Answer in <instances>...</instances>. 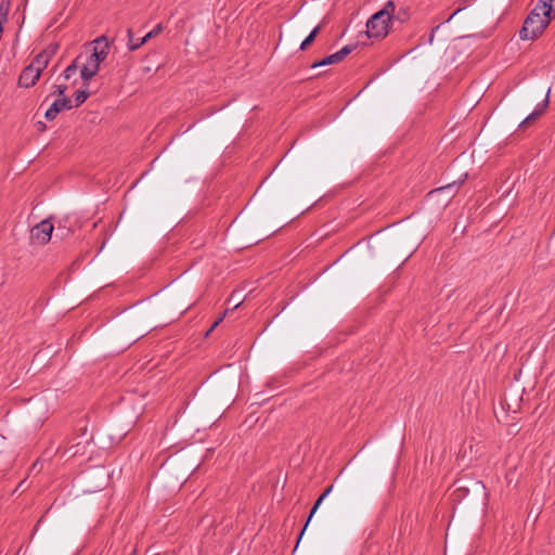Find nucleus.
I'll return each instance as SVG.
<instances>
[{"label": "nucleus", "mask_w": 555, "mask_h": 555, "mask_svg": "<svg viewBox=\"0 0 555 555\" xmlns=\"http://www.w3.org/2000/svg\"><path fill=\"white\" fill-rule=\"evenodd\" d=\"M395 11L396 4L393 1L389 0L382 10L373 14L366 22L367 38L375 40L384 39L389 33Z\"/></svg>", "instance_id": "f257e3e1"}, {"label": "nucleus", "mask_w": 555, "mask_h": 555, "mask_svg": "<svg viewBox=\"0 0 555 555\" xmlns=\"http://www.w3.org/2000/svg\"><path fill=\"white\" fill-rule=\"evenodd\" d=\"M550 24L548 20L534 9L528 14L519 31L521 40H535Z\"/></svg>", "instance_id": "f03ea898"}, {"label": "nucleus", "mask_w": 555, "mask_h": 555, "mask_svg": "<svg viewBox=\"0 0 555 555\" xmlns=\"http://www.w3.org/2000/svg\"><path fill=\"white\" fill-rule=\"evenodd\" d=\"M57 50V43L49 44L44 50L35 56L29 65L35 69H38V72L41 74L43 69L47 68L53 56L56 54Z\"/></svg>", "instance_id": "7ed1b4c3"}, {"label": "nucleus", "mask_w": 555, "mask_h": 555, "mask_svg": "<svg viewBox=\"0 0 555 555\" xmlns=\"http://www.w3.org/2000/svg\"><path fill=\"white\" fill-rule=\"evenodd\" d=\"M53 224L49 219H44L31 229V238L41 245L47 244L51 240Z\"/></svg>", "instance_id": "20e7f679"}, {"label": "nucleus", "mask_w": 555, "mask_h": 555, "mask_svg": "<svg viewBox=\"0 0 555 555\" xmlns=\"http://www.w3.org/2000/svg\"><path fill=\"white\" fill-rule=\"evenodd\" d=\"M100 65L91 55H87L86 60H81L80 76L85 85H89L90 80L98 74Z\"/></svg>", "instance_id": "39448f33"}, {"label": "nucleus", "mask_w": 555, "mask_h": 555, "mask_svg": "<svg viewBox=\"0 0 555 555\" xmlns=\"http://www.w3.org/2000/svg\"><path fill=\"white\" fill-rule=\"evenodd\" d=\"M163 31V25L162 24H157L151 31H149L145 36H143L142 38H140V41L139 42H134V38H133V31L132 29H128L127 30V36H128V49L130 51H134L137 49H139L141 46H143L147 40L152 39V38H155L156 36H158L160 33Z\"/></svg>", "instance_id": "423d86ee"}, {"label": "nucleus", "mask_w": 555, "mask_h": 555, "mask_svg": "<svg viewBox=\"0 0 555 555\" xmlns=\"http://www.w3.org/2000/svg\"><path fill=\"white\" fill-rule=\"evenodd\" d=\"M92 51L89 55L93 57L99 64H101L108 54V41L105 36H101L93 42Z\"/></svg>", "instance_id": "0eeeda50"}, {"label": "nucleus", "mask_w": 555, "mask_h": 555, "mask_svg": "<svg viewBox=\"0 0 555 555\" xmlns=\"http://www.w3.org/2000/svg\"><path fill=\"white\" fill-rule=\"evenodd\" d=\"M41 74L38 69H35L30 65H27L18 77V86L22 88H30L36 85L39 80Z\"/></svg>", "instance_id": "6e6552de"}, {"label": "nucleus", "mask_w": 555, "mask_h": 555, "mask_svg": "<svg viewBox=\"0 0 555 555\" xmlns=\"http://www.w3.org/2000/svg\"><path fill=\"white\" fill-rule=\"evenodd\" d=\"M73 108V103L72 101L66 98V96H63L61 99H56L52 104L51 106L47 109L46 114H44V117L48 119V120H53L56 118L57 114L64 109H70Z\"/></svg>", "instance_id": "1a4fd4ad"}, {"label": "nucleus", "mask_w": 555, "mask_h": 555, "mask_svg": "<svg viewBox=\"0 0 555 555\" xmlns=\"http://www.w3.org/2000/svg\"><path fill=\"white\" fill-rule=\"evenodd\" d=\"M533 9L546 17L548 22L555 17V0H540Z\"/></svg>", "instance_id": "9d476101"}, {"label": "nucleus", "mask_w": 555, "mask_h": 555, "mask_svg": "<svg viewBox=\"0 0 555 555\" xmlns=\"http://www.w3.org/2000/svg\"><path fill=\"white\" fill-rule=\"evenodd\" d=\"M548 93H550V89L547 90V93H546V96H545L543 103L538 105L537 108L520 122V125H519L520 128H524L527 125H529L530 122L534 121L544 113V111L546 109V107L548 105Z\"/></svg>", "instance_id": "9b49d317"}, {"label": "nucleus", "mask_w": 555, "mask_h": 555, "mask_svg": "<svg viewBox=\"0 0 555 555\" xmlns=\"http://www.w3.org/2000/svg\"><path fill=\"white\" fill-rule=\"evenodd\" d=\"M83 59V55L80 54L78 55L72 64H69L64 73H63V76L66 80H68L72 76H74L77 72V69L80 67V63H81V60Z\"/></svg>", "instance_id": "f8f14e48"}, {"label": "nucleus", "mask_w": 555, "mask_h": 555, "mask_svg": "<svg viewBox=\"0 0 555 555\" xmlns=\"http://www.w3.org/2000/svg\"><path fill=\"white\" fill-rule=\"evenodd\" d=\"M341 62L339 60V56L337 55V53H333L326 57H324L323 60L319 61V62H315L311 65L312 68H315V67H319V66H325V65H331V64H335V63H339Z\"/></svg>", "instance_id": "ddd939ff"}, {"label": "nucleus", "mask_w": 555, "mask_h": 555, "mask_svg": "<svg viewBox=\"0 0 555 555\" xmlns=\"http://www.w3.org/2000/svg\"><path fill=\"white\" fill-rule=\"evenodd\" d=\"M323 501L324 500H321L320 496L315 501L314 505L312 506V508L310 511L309 517H308V519H307V521H306V524H305V526H304V528H302V530H301V532L299 534L298 541H300V539L302 538V535H304V533H305V531L307 529L308 524L310 522L311 518L313 517V515L315 514V512L318 511V508L320 507V505L322 504ZM298 543L299 542H297L296 547L298 546Z\"/></svg>", "instance_id": "4468645a"}, {"label": "nucleus", "mask_w": 555, "mask_h": 555, "mask_svg": "<svg viewBox=\"0 0 555 555\" xmlns=\"http://www.w3.org/2000/svg\"><path fill=\"white\" fill-rule=\"evenodd\" d=\"M321 26H317L308 35V37L301 42L300 50H306L309 44L313 42L318 34L320 33Z\"/></svg>", "instance_id": "2eb2a0df"}, {"label": "nucleus", "mask_w": 555, "mask_h": 555, "mask_svg": "<svg viewBox=\"0 0 555 555\" xmlns=\"http://www.w3.org/2000/svg\"><path fill=\"white\" fill-rule=\"evenodd\" d=\"M9 11H10V2L2 1L0 3V27H2L3 23L7 22Z\"/></svg>", "instance_id": "dca6fc26"}, {"label": "nucleus", "mask_w": 555, "mask_h": 555, "mask_svg": "<svg viewBox=\"0 0 555 555\" xmlns=\"http://www.w3.org/2000/svg\"><path fill=\"white\" fill-rule=\"evenodd\" d=\"M74 98L75 104L73 105V107H78L89 98V92H87L86 90H79L75 92Z\"/></svg>", "instance_id": "f3484780"}, {"label": "nucleus", "mask_w": 555, "mask_h": 555, "mask_svg": "<svg viewBox=\"0 0 555 555\" xmlns=\"http://www.w3.org/2000/svg\"><path fill=\"white\" fill-rule=\"evenodd\" d=\"M67 90V86L65 85H53L51 88L50 95L57 96V99H61L65 96V92Z\"/></svg>", "instance_id": "a211bd4d"}, {"label": "nucleus", "mask_w": 555, "mask_h": 555, "mask_svg": "<svg viewBox=\"0 0 555 555\" xmlns=\"http://www.w3.org/2000/svg\"><path fill=\"white\" fill-rule=\"evenodd\" d=\"M354 49V46H345L339 51H337V55L339 56V60L343 61L349 53H351Z\"/></svg>", "instance_id": "6ab92c4d"}, {"label": "nucleus", "mask_w": 555, "mask_h": 555, "mask_svg": "<svg viewBox=\"0 0 555 555\" xmlns=\"http://www.w3.org/2000/svg\"><path fill=\"white\" fill-rule=\"evenodd\" d=\"M227 312H228V310H225V311H224V313H223L221 317H219V318L214 322V324H212V325L210 326V328L207 331L206 335H209V334H210V333H211V332H212V331H214V330H215V328L220 324V322H222V320H223V318H224V315H225V313H227Z\"/></svg>", "instance_id": "aec40b11"}, {"label": "nucleus", "mask_w": 555, "mask_h": 555, "mask_svg": "<svg viewBox=\"0 0 555 555\" xmlns=\"http://www.w3.org/2000/svg\"><path fill=\"white\" fill-rule=\"evenodd\" d=\"M333 490V485L328 486L324 492L320 495L321 500H324Z\"/></svg>", "instance_id": "412c9836"}, {"label": "nucleus", "mask_w": 555, "mask_h": 555, "mask_svg": "<svg viewBox=\"0 0 555 555\" xmlns=\"http://www.w3.org/2000/svg\"><path fill=\"white\" fill-rule=\"evenodd\" d=\"M46 129V125L41 121L38 122V130L43 131Z\"/></svg>", "instance_id": "4be33fe9"}, {"label": "nucleus", "mask_w": 555, "mask_h": 555, "mask_svg": "<svg viewBox=\"0 0 555 555\" xmlns=\"http://www.w3.org/2000/svg\"><path fill=\"white\" fill-rule=\"evenodd\" d=\"M242 301H237L234 304L233 309L237 308L241 305Z\"/></svg>", "instance_id": "5701e85b"}, {"label": "nucleus", "mask_w": 555, "mask_h": 555, "mask_svg": "<svg viewBox=\"0 0 555 555\" xmlns=\"http://www.w3.org/2000/svg\"><path fill=\"white\" fill-rule=\"evenodd\" d=\"M233 299H234V294L231 295L229 300H233Z\"/></svg>", "instance_id": "b1692460"}]
</instances>
